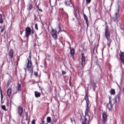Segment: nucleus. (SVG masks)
<instances>
[{
    "label": "nucleus",
    "mask_w": 124,
    "mask_h": 124,
    "mask_svg": "<svg viewBox=\"0 0 124 124\" xmlns=\"http://www.w3.org/2000/svg\"><path fill=\"white\" fill-rule=\"evenodd\" d=\"M84 99L86 102V110L85 111V121L87 123H89L91 117L89 115V112H90V100H89V97H88V92H86Z\"/></svg>",
    "instance_id": "obj_1"
},
{
    "label": "nucleus",
    "mask_w": 124,
    "mask_h": 124,
    "mask_svg": "<svg viewBox=\"0 0 124 124\" xmlns=\"http://www.w3.org/2000/svg\"><path fill=\"white\" fill-rule=\"evenodd\" d=\"M28 62L26 63V67L24 68V70L25 72L29 71L31 75L33 74V66H32V63H31V56H29V58L27 59Z\"/></svg>",
    "instance_id": "obj_2"
},
{
    "label": "nucleus",
    "mask_w": 124,
    "mask_h": 124,
    "mask_svg": "<svg viewBox=\"0 0 124 124\" xmlns=\"http://www.w3.org/2000/svg\"><path fill=\"white\" fill-rule=\"evenodd\" d=\"M58 27L59 28V31L57 32V30H55L54 28L51 29V34L53 38L54 39V40H57L58 39V34H59L62 31H63L62 30V28H61V24H58Z\"/></svg>",
    "instance_id": "obj_3"
},
{
    "label": "nucleus",
    "mask_w": 124,
    "mask_h": 124,
    "mask_svg": "<svg viewBox=\"0 0 124 124\" xmlns=\"http://www.w3.org/2000/svg\"><path fill=\"white\" fill-rule=\"evenodd\" d=\"M81 67H80L81 70H84V67L86 65V57L84 53H81Z\"/></svg>",
    "instance_id": "obj_4"
},
{
    "label": "nucleus",
    "mask_w": 124,
    "mask_h": 124,
    "mask_svg": "<svg viewBox=\"0 0 124 124\" xmlns=\"http://www.w3.org/2000/svg\"><path fill=\"white\" fill-rule=\"evenodd\" d=\"M119 12H120V9L118 8L116 10V13H115L114 16L112 17V20H113V22H116V23L119 22V17H120Z\"/></svg>",
    "instance_id": "obj_5"
},
{
    "label": "nucleus",
    "mask_w": 124,
    "mask_h": 124,
    "mask_svg": "<svg viewBox=\"0 0 124 124\" xmlns=\"http://www.w3.org/2000/svg\"><path fill=\"white\" fill-rule=\"evenodd\" d=\"M108 116H107V113L106 112H104L102 113V124H105L107 122V118Z\"/></svg>",
    "instance_id": "obj_6"
},
{
    "label": "nucleus",
    "mask_w": 124,
    "mask_h": 124,
    "mask_svg": "<svg viewBox=\"0 0 124 124\" xmlns=\"http://www.w3.org/2000/svg\"><path fill=\"white\" fill-rule=\"evenodd\" d=\"M31 28L27 27L25 29V37L27 38H28L30 35H31Z\"/></svg>",
    "instance_id": "obj_7"
},
{
    "label": "nucleus",
    "mask_w": 124,
    "mask_h": 124,
    "mask_svg": "<svg viewBox=\"0 0 124 124\" xmlns=\"http://www.w3.org/2000/svg\"><path fill=\"white\" fill-rule=\"evenodd\" d=\"M107 108H108L109 111H112L113 109V104H112V101H111V97H109V103L107 105Z\"/></svg>",
    "instance_id": "obj_8"
},
{
    "label": "nucleus",
    "mask_w": 124,
    "mask_h": 124,
    "mask_svg": "<svg viewBox=\"0 0 124 124\" xmlns=\"http://www.w3.org/2000/svg\"><path fill=\"white\" fill-rule=\"evenodd\" d=\"M8 56L9 60L12 61L13 57H14V51L13 49H11L8 52Z\"/></svg>",
    "instance_id": "obj_9"
},
{
    "label": "nucleus",
    "mask_w": 124,
    "mask_h": 124,
    "mask_svg": "<svg viewBox=\"0 0 124 124\" xmlns=\"http://www.w3.org/2000/svg\"><path fill=\"white\" fill-rule=\"evenodd\" d=\"M105 34L106 39L108 40L109 38H110V31H109V30L108 29V28L105 29Z\"/></svg>",
    "instance_id": "obj_10"
},
{
    "label": "nucleus",
    "mask_w": 124,
    "mask_h": 124,
    "mask_svg": "<svg viewBox=\"0 0 124 124\" xmlns=\"http://www.w3.org/2000/svg\"><path fill=\"white\" fill-rule=\"evenodd\" d=\"M120 97H121V92H118L117 95H116L114 97L115 102L118 104L120 103Z\"/></svg>",
    "instance_id": "obj_11"
},
{
    "label": "nucleus",
    "mask_w": 124,
    "mask_h": 124,
    "mask_svg": "<svg viewBox=\"0 0 124 124\" xmlns=\"http://www.w3.org/2000/svg\"><path fill=\"white\" fill-rule=\"evenodd\" d=\"M17 109H18L17 113L19 114V116L20 117H21L22 114H23V112H24L23 108H22V107L19 106L17 108Z\"/></svg>",
    "instance_id": "obj_12"
},
{
    "label": "nucleus",
    "mask_w": 124,
    "mask_h": 124,
    "mask_svg": "<svg viewBox=\"0 0 124 124\" xmlns=\"http://www.w3.org/2000/svg\"><path fill=\"white\" fill-rule=\"evenodd\" d=\"M90 84L92 86V87L93 88V90L94 91H95V88H96V83H95V82H94V80H93V79L91 80Z\"/></svg>",
    "instance_id": "obj_13"
},
{
    "label": "nucleus",
    "mask_w": 124,
    "mask_h": 124,
    "mask_svg": "<svg viewBox=\"0 0 124 124\" xmlns=\"http://www.w3.org/2000/svg\"><path fill=\"white\" fill-rule=\"evenodd\" d=\"M120 60L121 61V62L123 64H124V52H122L120 53Z\"/></svg>",
    "instance_id": "obj_14"
},
{
    "label": "nucleus",
    "mask_w": 124,
    "mask_h": 124,
    "mask_svg": "<svg viewBox=\"0 0 124 124\" xmlns=\"http://www.w3.org/2000/svg\"><path fill=\"white\" fill-rule=\"evenodd\" d=\"M11 93H12V90H11V88H10L8 89L7 91V94L9 98H10Z\"/></svg>",
    "instance_id": "obj_15"
},
{
    "label": "nucleus",
    "mask_w": 124,
    "mask_h": 124,
    "mask_svg": "<svg viewBox=\"0 0 124 124\" xmlns=\"http://www.w3.org/2000/svg\"><path fill=\"white\" fill-rule=\"evenodd\" d=\"M16 89L18 92H21L22 91V87L21 86V84L18 83L16 87Z\"/></svg>",
    "instance_id": "obj_16"
},
{
    "label": "nucleus",
    "mask_w": 124,
    "mask_h": 124,
    "mask_svg": "<svg viewBox=\"0 0 124 124\" xmlns=\"http://www.w3.org/2000/svg\"><path fill=\"white\" fill-rule=\"evenodd\" d=\"M70 54L72 55V58H74V55H75V49H74V48H71Z\"/></svg>",
    "instance_id": "obj_17"
},
{
    "label": "nucleus",
    "mask_w": 124,
    "mask_h": 124,
    "mask_svg": "<svg viewBox=\"0 0 124 124\" xmlns=\"http://www.w3.org/2000/svg\"><path fill=\"white\" fill-rule=\"evenodd\" d=\"M83 17L84 18V19L85 20V23L87 26H89V20H88V16H86V15H83Z\"/></svg>",
    "instance_id": "obj_18"
},
{
    "label": "nucleus",
    "mask_w": 124,
    "mask_h": 124,
    "mask_svg": "<svg viewBox=\"0 0 124 124\" xmlns=\"http://www.w3.org/2000/svg\"><path fill=\"white\" fill-rule=\"evenodd\" d=\"M64 3L67 6H70V4H71V0H67Z\"/></svg>",
    "instance_id": "obj_19"
},
{
    "label": "nucleus",
    "mask_w": 124,
    "mask_h": 124,
    "mask_svg": "<svg viewBox=\"0 0 124 124\" xmlns=\"http://www.w3.org/2000/svg\"><path fill=\"white\" fill-rule=\"evenodd\" d=\"M34 93L35 97H40L41 96V93L37 91H35Z\"/></svg>",
    "instance_id": "obj_20"
},
{
    "label": "nucleus",
    "mask_w": 124,
    "mask_h": 124,
    "mask_svg": "<svg viewBox=\"0 0 124 124\" xmlns=\"http://www.w3.org/2000/svg\"><path fill=\"white\" fill-rule=\"evenodd\" d=\"M25 121L26 122H27V124H30V120H29V115H28V113H26Z\"/></svg>",
    "instance_id": "obj_21"
},
{
    "label": "nucleus",
    "mask_w": 124,
    "mask_h": 124,
    "mask_svg": "<svg viewBox=\"0 0 124 124\" xmlns=\"http://www.w3.org/2000/svg\"><path fill=\"white\" fill-rule=\"evenodd\" d=\"M110 93L111 95H115V94H116V91H115V89H111L110 91Z\"/></svg>",
    "instance_id": "obj_22"
},
{
    "label": "nucleus",
    "mask_w": 124,
    "mask_h": 124,
    "mask_svg": "<svg viewBox=\"0 0 124 124\" xmlns=\"http://www.w3.org/2000/svg\"><path fill=\"white\" fill-rule=\"evenodd\" d=\"M0 24H3V18L1 14H0Z\"/></svg>",
    "instance_id": "obj_23"
},
{
    "label": "nucleus",
    "mask_w": 124,
    "mask_h": 124,
    "mask_svg": "<svg viewBox=\"0 0 124 124\" xmlns=\"http://www.w3.org/2000/svg\"><path fill=\"white\" fill-rule=\"evenodd\" d=\"M51 121H52L51 117L48 116L46 118V122H47V124H50V123H51Z\"/></svg>",
    "instance_id": "obj_24"
},
{
    "label": "nucleus",
    "mask_w": 124,
    "mask_h": 124,
    "mask_svg": "<svg viewBox=\"0 0 124 124\" xmlns=\"http://www.w3.org/2000/svg\"><path fill=\"white\" fill-rule=\"evenodd\" d=\"M32 8V5L31 3H29L28 5V10H31V9Z\"/></svg>",
    "instance_id": "obj_25"
},
{
    "label": "nucleus",
    "mask_w": 124,
    "mask_h": 124,
    "mask_svg": "<svg viewBox=\"0 0 124 124\" xmlns=\"http://www.w3.org/2000/svg\"><path fill=\"white\" fill-rule=\"evenodd\" d=\"M0 91L1 100V101H2V99H3V94H2V90H1V88H0Z\"/></svg>",
    "instance_id": "obj_26"
},
{
    "label": "nucleus",
    "mask_w": 124,
    "mask_h": 124,
    "mask_svg": "<svg viewBox=\"0 0 124 124\" xmlns=\"http://www.w3.org/2000/svg\"><path fill=\"white\" fill-rule=\"evenodd\" d=\"M1 108V109L4 111H7V109H6V108L5 105H2Z\"/></svg>",
    "instance_id": "obj_27"
},
{
    "label": "nucleus",
    "mask_w": 124,
    "mask_h": 124,
    "mask_svg": "<svg viewBox=\"0 0 124 124\" xmlns=\"http://www.w3.org/2000/svg\"><path fill=\"white\" fill-rule=\"evenodd\" d=\"M86 0V4L88 5V4H90L92 0Z\"/></svg>",
    "instance_id": "obj_28"
},
{
    "label": "nucleus",
    "mask_w": 124,
    "mask_h": 124,
    "mask_svg": "<svg viewBox=\"0 0 124 124\" xmlns=\"http://www.w3.org/2000/svg\"><path fill=\"white\" fill-rule=\"evenodd\" d=\"M11 83V81L10 80H9L8 82H7V88H8L9 87V85H10Z\"/></svg>",
    "instance_id": "obj_29"
},
{
    "label": "nucleus",
    "mask_w": 124,
    "mask_h": 124,
    "mask_svg": "<svg viewBox=\"0 0 124 124\" xmlns=\"http://www.w3.org/2000/svg\"><path fill=\"white\" fill-rule=\"evenodd\" d=\"M94 62H95L97 63L98 62V59H97V57H95V59H94Z\"/></svg>",
    "instance_id": "obj_30"
},
{
    "label": "nucleus",
    "mask_w": 124,
    "mask_h": 124,
    "mask_svg": "<svg viewBox=\"0 0 124 124\" xmlns=\"http://www.w3.org/2000/svg\"><path fill=\"white\" fill-rule=\"evenodd\" d=\"M35 28L36 29V30H37V31H38V27L37 23L35 24Z\"/></svg>",
    "instance_id": "obj_31"
},
{
    "label": "nucleus",
    "mask_w": 124,
    "mask_h": 124,
    "mask_svg": "<svg viewBox=\"0 0 124 124\" xmlns=\"http://www.w3.org/2000/svg\"><path fill=\"white\" fill-rule=\"evenodd\" d=\"M71 77L70 78L69 81L70 86H71Z\"/></svg>",
    "instance_id": "obj_32"
},
{
    "label": "nucleus",
    "mask_w": 124,
    "mask_h": 124,
    "mask_svg": "<svg viewBox=\"0 0 124 124\" xmlns=\"http://www.w3.org/2000/svg\"><path fill=\"white\" fill-rule=\"evenodd\" d=\"M3 31H4V28H3L1 30L0 32H1V33H2V32H3Z\"/></svg>",
    "instance_id": "obj_33"
},
{
    "label": "nucleus",
    "mask_w": 124,
    "mask_h": 124,
    "mask_svg": "<svg viewBox=\"0 0 124 124\" xmlns=\"http://www.w3.org/2000/svg\"><path fill=\"white\" fill-rule=\"evenodd\" d=\"M62 74H63V75H64V74H66V72H65L64 71H62Z\"/></svg>",
    "instance_id": "obj_34"
},
{
    "label": "nucleus",
    "mask_w": 124,
    "mask_h": 124,
    "mask_svg": "<svg viewBox=\"0 0 124 124\" xmlns=\"http://www.w3.org/2000/svg\"><path fill=\"white\" fill-rule=\"evenodd\" d=\"M34 75H35V76L37 77L38 75V73L37 72H34Z\"/></svg>",
    "instance_id": "obj_35"
},
{
    "label": "nucleus",
    "mask_w": 124,
    "mask_h": 124,
    "mask_svg": "<svg viewBox=\"0 0 124 124\" xmlns=\"http://www.w3.org/2000/svg\"><path fill=\"white\" fill-rule=\"evenodd\" d=\"M32 124H35V120H33L32 121Z\"/></svg>",
    "instance_id": "obj_36"
},
{
    "label": "nucleus",
    "mask_w": 124,
    "mask_h": 124,
    "mask_svg": "<svg viewBox=\"0 0 124 124\" xmlns=\"http://www.w3.org/2000/svg\"><path fill=\"white\" fill-rule=\"evenodd\" d=\"M87 123L88 124H89V122H87L86 121H85V122H83L82 124H87Z\"/></svg>",
    "instance_id": "obj_37"
},
{
    "label": "nucleus",
    "mask_w": 124,
    "mask_h": 124,
    "mask_svg": "<svg viewBox=\"0 0 124 124\" xmlns=\"http://www.w3.org/2000/svg\"><path fill=\"white\" fill-rule=\"evenodd\" d=\"M31 33H32V34H33V33H34V30H32L31 31Z\"/></svg>",
    "instance_id": "obj_38"
},
{
    "label": "nucleus",
    "mask_w": 124,
    "mask_h": 124,
    "mask_svg": "<svg viewBox=\"0 0 124 124\" xmlns=\"http://www.w3.org/2000/svg\"><path fill=\"white\" fill-rule=\"evenodd\" d=\"M39 10L40 11V12H42V9H39Z\"/></svg>",
    "instance_id": "obj_39"
},
{
    "label": "nucleus",
    "mask_w": 124,
    "mask_h": 124,
    "mask_svg": "<svg viewBox=\"0 0 124 124\" xmlns=\"http://www.w3.org/2000/svg\"><path fill=\"white\" fill-rule=\"evenodd\" d=\"M75 94H77V92L76 91V90L75 91Z\"/></svg>",
    "instance_id": "obj_40"
},
{
    "label": "nucleus",
    "mask_w": 124,
    "mask_h": 124,
    "mask_svg": "<svg viewBox=\"0 0 124 124\" xmlns=\"http://www.w3.org/2000/svg\"><path fill=\"white\" fill-rule=\"evenodd\" d=\"M44 123H45V122L44 121H43L42 124H44Z\"/></svg>",
    "instance_id": "obj_41"
},
{
    "label": "nucleus",
    "mask_w": 124,
    "mask_h": 124,
    "mask_svg": "<svg viewBox=\"0 0 124 124\" xmlns=\"http://www.w3.org/2000/svg\"><path fill=\"white\" fill-rule=\"evenodd\" d=\"M37 8L38 10H39V7L38 6H37Z\"/></svg>",
    "instance_id": "obj_42"
},
{
    "label": "nucleus",
    "mask_w": 124,
    "mask_h": 124,
    "mask_svg": "<svg viewBox=\"0 0 124 124\" xmlns=\"http://www.w3.org/2000/svg\"><path fill=\"white\" fill-rule=\"evenodd\" d=\"M61 10H62V11H63V8L61 9Z\"/></svg>",
    "instance_id": "obj_43"
},
{
    "label": "nucleus",
    "mask_w": 124,
    "mask_h": 124,
    "mask_svg": "<svg viewBox=\"0 0 124 124\" xmlns=\"http://www.w3.org/2000/svg\"><path fill=\"white\" fill-rule=\"evenodd\" d=\"M71 121L72 123V119H71Z\"/></svg>",
    "instance_id": "obj_44"
},
{
    "label": "nucleus",
    "mask_w": 124,
    "mask_h": 124,
    "mask_svg": "<svg viewBox=\"0 0 124 124\" xmlns=\"http://www.w3.org/2000/svg\"><path fill=\"white\" fill-rule=\"evenodd\" d=\"M0 29H1V27L0 26Z\"/></svg>",
    "instance_id": "obj_45"
},
{
    "label": "nucleus",
    "mask_w": 124,
    "mask_h": 124,
    "mask_svg": "<svg viewBox=\"0 0 124 124\" xmlns=\"http://www.w3.org/2000/svg\"><path fill=\"white\" fill-rule=\"evenodd\" d=\"M15 93H17V92H16Z\"/></svg>",
    "instance_id": "obj_46"
},
{
    "label": "nucleus",
    "mask_w": 124,
    "mask_h": 124,
    "mask_svg": "<svg viewBox=\"0 0 124 124\" xmlns=\"http://www.w3.org/2000/svg\"><path fill=\"white\" fill-rule=\"evenodd\" d=\"M20 34H22V33H21Z\"/></svg>",
    "instance_id": "obj_47"
}]
</instances>
